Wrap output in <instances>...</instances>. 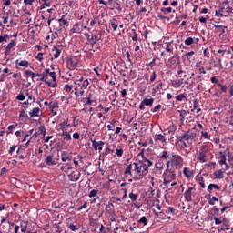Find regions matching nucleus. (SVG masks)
<instances>
[{"mask_svg":"<svg viewBox=\"0 0 233 233\" xmlns=\"http://www.w3.org/2000/svg\"><path fill=\"white\" fill-rule=\"evenodd\" d=\"M166 50L167 52H174V47H172V45H170L169 43L167 44L166 46Z\"/></svg>","mask_w":233,"mask_h":233,"instance_id":"56","label":"nucleus"},{"mask_svg":"<svg viewBox=\"0 0 233 233\" xmlns=\"http://www.w3.org/2000/svg\"><path fill=\"white\" fill-rule=\"evenodd\" d=\"M143 105H145L146 106H152V105H154V98H144L142 100Z\"/></svg>","mask_w":233,"mask_h":233,"instance_id":"16","label":"nucleus"},{"mask_svg":"<svg viewBox=\"0 0 233 233\" xmlns=\"http://www.w3.org/2000/svg\"><path fill=\"white\" fill-rule=\"evenodd\" d=\"M112 207L114 208V204H112V202H109L108 204H106L105 210H106L107 212H108V210H114V208H112Z\"/></svg>","mask_w":233,"mask_h":233,"instance_id":"50","label":"nucleus"},{"mask_svg":"<svg viewBox=\"0 0 233 233\" xmlns=\"http://www.w3.org/2000/svg\"><path fill=\"white\" fill-rule=\"evenodd\" d=\"M101 37H99V35L92 34L89 45H92V46H94V45H96V43H97V41H99Z\"/></svg>","mask_w":233,"mask_h":233,"instance_id":"14","label":"nucleus"},{"mask_svg":"<svg viewBox=\"0 0 233 233\" xmlns=\"http://www.w3.org/2000/svg\"><path fill=\"white\" fill-rule=\"evenodd\" d=\"M215 179H223L225 175H223V170H217L214 172Z\"/></svg>","mask_w":233,"mask_h":233,"instance_id":"19","label":"nucleus"},{"mask_svg":"<svg viewBox=\"0 0 233 233\" xmlns=\"http://www.w3.org/2000/svg\"><path fill=\"white\" fill-rule=\"evenodd\" d=\"M215 201H219V199L217 197H212L211 198H209L208 203L210 205H215Z\"/></svg>","mask_w":233,"mask_h":233,"instance_id":"54","label":"nucleus"},{"mask_svg":"<svg viewBox=\"0 0 233 233\" xmlns=\"http://www.w3.org/2000/svg\"><path fill=\"white\" fill-rule=\"evenodd\" d=\"M46 165H48V167H52L53 165H56V160H54V155H49L46 157L45 160Z\"/></svg>","mask_w":233,"mask_h":233,"instance_id":"13","label":"nucleus"},{"mask_svg":"<svg viewBox=\"0 0 233 233\" xmlns=\"http://www.w3.org/2000/svg\"><path fill=\"white\" fill-rule=\"evenodd\" d=\"M116 152L117 157H123V148H121V147H117Z\"/></svg>","mask_w":233,"mask_h":233,"instance_id":"42","label":"nucleus"},{"mask_svg":"<svg viewBox=\"0 0 233 233\" xmlns=\"http://www.w3.org/2000/svg\"><path fill=\"white\" fill-rule=\"evenodd\" d=\"M79 32V24L76 23L70 30V34H77Z\"/></svg>","mask_w":233,"mask_h":233,"instance_id":"33","label":"nucleus"},{"mask_svg":"<svg viewBox=\"0 0 233 233\" xmlns=\"http://www.w3.org/2000/svg\"><path fill=\"white\" fill-rule=\"evenodd\" d=\"M75 96H76V97H81V96L85 95V90L79 89V87H75Z\"/></svg>","mask_w":233,"mask_h":233,"instance_id":"26","label":"nucleus"},{"mask_svg":"<svg viewBox=\"0 0 233 233\" xmlns=\"http://www.w3.org/2000/svg\"><path fill=\"white\" fill-rule=\"evenodd\" d=\"M178 114H179L181 123L184 124L185 121H187V116L188 114V111H187V110H178Z\"/></svg>","mask_w":233,"mask_h":233,"instance_id":"12","label":"nucleus"},{"mask_svg":"<svg viewBox=\"0 0 233 233\" xmlns=\"http://www.w3.org/2000/svg\"><path fill=\"white\" fill-rule=\"evenodd\" d=\"M124 174L127 176H132V164L127 165V168L124 171Z\"/></svg>","mask_w":233,"mask_h":233,"instance_id":"35","label":"nucleus"},{"mask_svg":"<svg viewBox=\"0 0 233 233\" xmlns=\"http://www.w3.org/2000/svg\"><path fill=\"white\" fill-rule=\"evenodd\" d=\"M69 176V179L70 181H79V174L76 175V173H72L71 175H68Z\"/></svg>","mask_w":233,"mask_h":233,"instance_id":"34","label":"nucleus"},{"mask_svg":"<svg viewBox=\"0 0 233 233\" xmlns=\"http://www.w3.org/2000/svg\"><path fill=\"white\" fill-rule=\"evenodd\" d=\"M15 64L18 65L19 66H25V68H28L29 66L28 61L26 60H21L20 62L19 60H16Z\"/></svg>","mask_w":233,"mask_h":233,"instance_id":"25","label":"nucleus"},{"mask_svg":"<svg viewBox=\"0 0 233 233\" xmlns=\"http://www.w3.org/2000/svg\"><path fill=\"white\" fill-rule=\"evenodd\" d=\"M27 227H28V222L22 221L21 224H20L21 232H26Z\"/></svg>","mask_w":233,"mask_h":233,"instance_id":"36","label":"nucleus"},{"mask_svg":"<svg viewBox=\"0 0 233 233\" xmlns=\"http://www.w3.org/2000/svg\"><path fill=\"white\" fill-rule=\"evenodd\" d=\"M198 159H199L201 163H207V155H205V153H199L198 155Z\"/></svg>","mask_w":233,"mask_h":233,"instance_id":"29","label":"nucleus"},{"mask_svg":"<svg viewBox=\"0 0 233 233\" xmlns=\"http://www.w3.org/2000/svg\"><path fill=\"white\" fill-rule=\"evenodd\" d=\"M75 85H76V87L80 90H86L90 83L88 82V79H86L83 82H75Z\"/></svg>","mask_w":233,"mask_h":233,"instance_id":"7","label":"nucleus"},{"mask_svg":"<svg viewBox=\"0 0 233 233\" xmlns=\"http://www.w3.org/2000/svg\"><path fill=\"white\" fill-rule=\"evenodd\" d=\"M182 139H185L186 141H194V139H196V132L187 131L178 140L181 141Z\"/></svg>","mask_w":233,"mask_h":233,"instance_id":"5","label":"nucleus"},{"mask_svg":"<svg viewBox=\"0 0 233 233\" xmlns=\"http://www.w3.org/2000/svg\"><path fill=\"white\" fill-rule=\"evenodd\" d=\"M211 83H215V85H220L219 80L213 76L210 78Z\"/></svg>","mask_w":233,"mask_h":233,"instance_id":"60","label":"nucleus"},{"mask_svg":"<svg viewBox=\"0 0 233 233\" xmlns=\"http://www.w3.org/2000/svg\"><path fill=\"white\" fill-rule=\"evenodd\" d=\"M44 83H46V85H47V86H50L51 88H56V81L52 80V81H44Z\"/></svg>","mask_w":233,"mask_h":233,"instance_id":"44","label":"nucleus"},{"mask_svg":"<svg viewBox=\"0 0 233 233\" xmlns=\"http://www.w3.org/2000/svg\"><path fill=\"white\" fill-rule=\"evenodd\" d=\"M25 76H28L29 77H31L33 79L34 72H32L30 70H25Z\"/></svg>","mask_w":233,"mask_h":233,"instance_id":"61","label":"nucleus"},{"mask_svg":"<svg viewBox=\"0 0 233 233\" xmlns=\"http://www.w3.org/2000/svg\"><path fill=\"white\" fill-rule=\"evenodd\" d=\"M192 56H194V51L185 54V56L187 57V59H188V61H190V59H192Z\"/></svg>","mask_w":233,"mask_h":233,"instance_id":"58","label":"nucleus"},{"mask_svg":"<svg viewBox=\"0 0 233 233\" xmlns=\"http://www.w3.org/2000/svg\"><path fill=\"white\" fill-rule=\"evenodd\" d=\"M17 101H25V94L20 93L17 96H16Z\"/></svg>","mask_w":233,"mask_h":233,"instance_id":"57","label":"nucleus"},{"mask_svg":"<svg viewBox=\"0 0 233 233\" xmlns=\"http://www.w3.org/2000/svg\"><path fill=\"white\" fill-rule=\"evenodd\" d=\"M91 223H92V225L100 227V228H99L100 233H106V231L105 230V226H103V224H97L96 222V220H93Z\"/></svg>","mask_w":233,"mask_h":233,"instance_id":"30","label":"nucleus"},{"mask_svg":"<svg viewBox=\"0 0 233 233\" xmlns=\"http://www.w3.org/2000/svg\"><path fill=\"white\" fill-rule=\"evenodd\" d=\"M129 198L131 199V201H137V194H135V193H130L129 194Z\"/></svg>","mask_w":233,"mask_h":233,"instance_id":"51","label":"nucleus"},{"mask_svg":"<svg viewBox=\"0 0 233 233\" xmlns=\"http://www.w3.org/2000/svg\"><path fill=\"white\" fill-rule=\"evenodd\" d=\"M2 230L5 233H9L10 230H12V228L14 227V223H11L9 221L6 222V218H2L1 220Z\"/></svg>","mask_w":233,"mask_h":233,"instance_id":"4","label":"nucleus"},{"mask_svg":"<svg viewBox=\"0 0 233 233\" xmlns=\"http://www.w3.org/2000/svg\"><path fill=\"white\" fill-rule=\"evenodd\" d=\"M192 43H194V38L192 37H187L186 40H185V45H192Z\"/></svg>","mask_w":233,"mask_h":233,"instance_id":"55","label":"nucleus"},{"mask_svg":"<svg viewBox=\"0 0 233 233\" xmlns=\"http://www.w3.org/2000/svg\"><path fill=\"white\" fill-rule=\"evenodd\" d=\"M184 176H186V177H192V171H190V169H188V167H185L183 170Z\"/></svg>","mask_w":233,"mask_h":233,"instance_id":"39","label":"nucleus"},{"mask_svg":"<svg viewBox=\"0 0 233 233\" xmlns=\"http://www.w3.org/2000/svg\"><path fill=\"white\" fill-rule=\"evenodd\" d=\"M48 79V75L46 73H42L40 78L37 79V81H46Z\"/></svg>","mask_w":233,"mask_h":233,"instance_id":"47","label":"nucleus"},{"mask_svg":"<svg viewBox=\"0 0 233 233\" xmlns=\"http://www.w3.org/2000/svg\"><path fill=\"white\" fill-rule=\"evenodd\" d=\"M72 88H73V86H70V85H68V84H66V85L65 86V90H66V92H71V91H72Z\"/></svg>","mask_w":233,"mask_h":233,"instance_id":"63","label":"nucleus"},{"mask_svg":"<svg viewBox=\"0 0 233 233\" xmlns=\"http://www.w3.org/2000/svg\"><path fill=\"white\" fill-rule=\"evenodd\" d=\"M147 217H141V218L137 220V223H142L144 227H147Z\"/></svg>","mask_w":233,"mask_h":233,"instance_id":"45","label":"nucleus"},{"mask_svg":"<svg viewBox=\"0 0 233 233\" xmlns=\"http://www.w3.org/2000/svg\"><path fill=\"white\" fill-rule=\"evenodd\" d=\"M226 221H228L227 218H223L221 220V218H215V224L216 225H221V223H225Z\"/></svg>","mask_w":233,"mask_h":233,"instance_id":"49","label":"nucleus"},{"mask_svg":"<svg viewBox=\"0 0 233 233\" xmlns=\"http://www.w3.org/2000/svg\"><path fill=\"white\" fill-rule=\"evenodd\" d=\"M228 158L229 163L233 162V152H228Z\"/></svg>","mask_w":233,"mask_h":233,"instance_id":"62","label":"nucleus"},{"mask_svg":"<svg viewBox=\"0 0 233 233\" xmlns=\"http://www.w3.org/2000/svg\"><path fill=\"white\" fill-rule=\"evenodd\" d=\"M221 190V187H219L218 184H209L208 190V192H212V190Z\"/></svg>","mask_w":233,"mask_h":233,"instance_id":"20","label":"nucleus"},{"mask_svg":"<svg viewBox=\"0 0 233 233\" xmlns=\"http://www.w3.org/2000/svg\"><path fill=\"white\" fill-rule=\"evenodd\" d=\"M192 190H194V188L189 187L185 193H184V197L186 201H187L188 203H190V201H192Z\"/></svg>","mask_w":233,"mask_h":233,"instance_id":"11","label":"nucleus"},{"mask_svg":"<svg viewBox=\"0 0 233 233\" xmlns=\"http://www.w3.org/2000/svg\"><path fill=\"white\" fill-rule=\"evenodd\" d=\"M30 117H37L39 116V107H35L29 113Z\"/></svg>","mask_w":233,"mask_h":233,"instance_id":"21","label":"nucleus"},{"mask_svg":"<svg viewBox=\"0 0 233 233\" xmlns=\"http://www.w3.org/2000/svg\"><path fill=\"white\" fill-rule=\"evenodd\" d=\"M106 218L109 219V221L114 222L116 221V210L109 209L106 212Z\"/></svg>","mask_w":233,"mask_h":233,"instance_id":"10","label":"nucleus"},{"mask_svg":"<svg viewBox=\"0 0 233 233\" xmlns=\"http://www.w3.org/2000/svg\"><path fill=\"white\" fill-rule=\"evenodd\" d=\"M68 228L72 230L73 232H76V230H79V226L74 225V224H69Z\"/></svg>","mask_w":233,"mask_h":233,"instance_id":"46","label":"nucleus"},{"mask_svg":"<svg viewBox=\"0 0 233 233\" xmlns=\"http://www.w3.org/2000/svg\"><path fill=\"white\" fill-rule=\"evenodd\" d=\"M20 117H25V119H28V114H26L25 110H22L20 112Z\"/></svg>","mask_w":233,"mask_h":233,"instance_id":"59","label":"nucleus"},{"mask_svg":"<svg viewBox=\"0 0 233 233\" xmlns=\"http://www.w3.org/2000/svg\"><path fill=\"white\" fill-rule=\"evenodd\" d=\"M154 165V162L152 160L144 158L143 160H139L138 162H134V169L133 172H135L136 177L135 180L138 179H143L145 176L148 174V168Z\"/></svg>","mask_w":233,"mask_h":233,"instance_id":"1","label":"nucleus"},{"mask_svg":"<svg viewBox=\"0 0 233 233\" xmlns=\"http://www.w3.org/2000/svg\"><path fill=\"white\" fill-rule=\"evenodd\" d=\"M215 15L217 17H224V15H225V7H221L219 10H217L215 12Z\"/></svg>","mask_w":233,"mask_h":233,"instance_id":"22","label":"nucleus"},{"mask_svg":"<svg viewBox=\"0 0 233 233\" xmlns=\"http://www.w3.org/2000/svg\"><path fill=\"white\" fill-rule=\"evenodd\" d=\"M160 10L167 15V14H171L172 12V7H162Z\"/></svg>","mask_w":233,"mask_h":233,"instance_id":"41","label":"nucleus"},{"mask_svg":"<svg viewBox=\"0 0 233 233\" xmlns=\"http://www.w3.org/2000/svg\"><path fill=\"white\" fill-rule=\"evenodd\" d=\"M62 137L65 141H70L72 139V136L66 131L62 132Z\"/></svg>","mask_w":233,"mask_h":233,"instance_id":"24","label":"nucleus"},{"mask_svg":"<svg viewBox=\"0 0 233 233\" xmlns=\"http://www.w3.org/2000/svg\"><path fill=\"white\" fill-rule=\"evenodd\" d=\"M167 168L164 172L163 177H164V182L163 185L167 187V185H169L171 181H174L176 179V173L170 168V161L167 162L166 165Z\"/></svg>","mask_w":233,"mask_h":233,"instance_id":"2","label":"nucleus"},{"mask_svg":"<svg viewBox=\"0 0 233 233\" xmlns=\"http://www.w3.org/2000/svg\"><path fill=\"white\" fill-rule=\"evenodd\" d=\"M155 141H161V143H165L167 141V137L164 135H156Z\"/></svg>","mask_w":233,"mask_h":233,"instance_id":"28","label":"nucleus"},{"mask_svg":"<svg viewBox=\"0 0 233 233\" xmlns=\"http://www.w3.org/2000/svg\"><path fill=\"white\" fill-rule=\"evenodd\" d=\"M224 226H225V227L222 226L221 228L218 229V231L230 230V228H228V227L230 226L228 220H226V221L224 222Z\"/></svg>","mask_w":233,"mask_h":233,"instance_id":"38","label":"nucleus"},{"mask_svg":"<svg viewBox=\"0 0 233 233\" xmlns=\"http://www.w3.org/2000/svg\"><path fill=\"white\" fill-rule=\"evenodd\" d=\"M177 101H183V99H187V96L185 94H179L176 96Z\"/></svg>","mask_w":233,"mask_h":233,"instance_id":"48","label":"nucleus"},{"mask_svg":"<svg viewBox=\"0 0 233 233\" xmlns=\"http://www.w3.org/2000/svg\"><path fill=\"white\" fill-rule=\"evenodd\" d=\"M193 108L194 110H197V113L198 114V112L201 110V108L198 107V100H193Z\"/></svg>","mask_w":233,"mask_h":233,"instance_id":"52","label":"nucleus"},{"mask_svg":"<svg viewBox=\"0 0 233 233\" xmlns=\"http://www.w3.org/2000/svg\"><path fill=\"white\" fill-rule=\"evenodd\" d=\"M53 52H55L54 53L55 59H57L59 56H61V49L57 48L56 46L54 47Z\"/></svg>","mask_w":233,"mask_h":233,"instance_id":"32","label":"nucleus"},{"mask_svg":"<svg viewBox=\"0 0 233 233\" xmlns=\"http://www.w3.org/2000/svg\"><path fill=\"white\" fill-rule=\"evenodd\" d=\"M181 85H183V78L175 80L173 82V86H175L177 88H181Z\"/></svg>","mask_w":233,"mask_h":233,"instance_id":"37","label":"nucleus"},{"mask_svg":"<svg viewBox=\"0 0 233 233\" xmlns=\"http://www.w3.org/2000/svg\"><path fill=\"white\" fill-rule=\"evenodd\" d=\"M70 159H72V158L70 157V156H68L66 151L62 152V155H61L62 161L66 162V161H70Z\"/></svg>","mask_w":233,"mask_h":233,"instance_id":"23","label":"nucleus"},{"mask_svg":"<svg viewBox=\"0 0 233 233\" xmlns=\"http://www.w3.org/2000/svg\"><path fill=\"white\" fill-rule=\"evenodd\" d=\"M99 193V190L97 189H93L90 191V193L88 194V198H96V196H97V194Z\"/></svg>","mask_w":233,"mask_h":233,"instance_id":"43","label":"nucleus"},{"mask_svg":"<svg viewBox=\"0 0 233 233\" xmlns=\"http://www.w3.org/2000/svg\"><path fill=\"white\" fill-rule=\"evenodd\" d=\"M78 64H79V61L76 57L70 58L68 60L69 68H71L72 70L76 69Z\"/></svg>","mask_w":233,"mask_h":233,"instance_id":"8","label":"nucleus"},{"mask_svg":"<svg viewBox=\"0 0 233 233\" xmlns=\"http://www.w3.org/2000/svg\"><path fill=\"white\" fill-rule=\"evenodd\" d=\"M218 86L220 87L221 92H227V86L222 84H218Z\"/></svg>","mask_w":233,"mask_h":233,"instance_id":"64","label":"nucleus"},{"mask_svg":"<svg viewBox=\"0 0 233 233\" xmlns=\"http://www.w3.org/2000/svg\"><path fill=\"white\" fill-rule=\"evenodd\" d=\"M99 5H104L105 6H108V5H112L114 3V0H108V1H104V0H98Z\"/></svg>","mask_w":233,"mask_h":233,"instance_id":"40","label":"nucleus"},{"mask_svg":"<svg viewBox=\"0 0 233 233\" xmlns=\"http://www.w3.org/2000/svg\"><path fill=\"white\" fill-rule=\"evenodd\" d=\"M109 25H111V28H113V31L116 32L117 30V20L116 18H113L109 21Z\"/></svg>","mask_w":233,"mask_h":233,"instance_id":"18","label":"nucleus"},{"mask_svg":"<svg viewBox=\"0 0 233 233\" xmlns=\"http://www.w3.org/2000/svg\"><path fill=\"white\" fill-rule=\"evenodd\" d=\"M170 161V164L172 167H182L183 166V157L179 155H174L172 154V159L168 160Z\"/></svg>","mask_w":233,"mask_h":233,"instance_id":"3","label":"nucleus"},{"mask_svg":"<svg viewBox=\"0 0 233 233\" xmlns=\"http://www.w3.org/2000/svg\"><path fill=\"white\" fill-rule=\"evenodd\" d=\"M219 154H220L219 160H218L219 165H227V157L225 156V154H223L222 151H220Z\"/></svg>","mask_w":233,"mask_h":233,"instance_id":"15","label":"nucleus"},{"mask_svg":"<svg viewBox=\"0 0 233 233\" xmlns=\"http://www.w3.org/2000/svg\"><path fill=\"white\" fill-rule=\"evenodd\" d=\"M15 45H17V43H15V40H11V42L7 46H4L5 48V56H8V54H10Z\"/></svg>","mask_w":233,"mask_h":233,"instance_id":"9","label":"nucleus"},{"mask_svg":"<svg viewBox=\"0 0 233 233\" xmlns=\"http://www.w3.org/2000/svg\"><path fill=\"white\" fill-rule=\"evenodd\" d=\"M87 207H88V202L86 201V202L84 203V205H82L81 207H79V208H77V212H81V210L86 208Z\"/></svg>","mask_w":233,"mask_h":233,"instance_id":"53","label":"nucleus"},{"mask_svg":"<svg viewBox=\"0 0 233 233\" xmlns=\"http://www.w3.org/2000/svg\"><path fill=\"white\" fill-rule=\"evenodd\" d=\"M158 157L160 159H168V157H170V155H168V152H167V150H164L160 155H158Z\"/></svg>","mask_w":233,"mask_h":233,"instance_id":"31","label":"nucleus"},{"mask_svg":"<svg viewBox=\"0 0 233 233\" xmlns=\"http://www.w3.org/2000/svg\"><path fill=\"white\" fill-rule=\"evenodd\" d=\"M91 143H92V147H93L94 150H99V152H101V150H103V146L105 145V142L91 140Z\"/></svg>","mask_w":233,"mask_h":233,"instance_id":"6","label":"nucleus"},{"mask_svg":"<svg viewBox=\"0 0 233 233\" xmlns=\"http://www.w3.org/2000/svg\"><path fill=\"white\" fill-rule=\"evenodd\" d=\"M224 5L226 6L224 12H227L228 14H233V8L228 5V2H224Z\"/></svg>","mask_w":233,"mask_h":233,"instance_id":"27","label":"nucleus"},{"mask_svg":"<svg viewBox=\"0 0 233 233\" xmlns=\"http://www.w3.org/2000/svg\"><path fill=\"white\" fill-rule=\"evenodd\" d=\"M26 96H27L28 99H27V101L24 102V105H32V101H33V103H35V98L34 96H32V95H30L27 92Z\"/></svg>","mask_w":233,"mask_h":233,"instance_id":"17","label":"nucleus"}]
</instances>
